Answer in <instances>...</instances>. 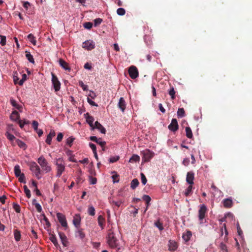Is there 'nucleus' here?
<instances>
[{"instance_id": "1", "label": "nucleus", "mask_w": 252, "mask_h": 252, "mask_svg": "<svg viewBox=\"0 0 252 252\" xmlns=\"http://www.w3.org/2000/svg\"><path fill=\"white\" fill-rule=\"evenodd\" d=\"M57 177H60L65 170V163L63 158L56 159V163Z\"/></svg>"}, {"instance_id": "2", "label": "nucleus", "mask_w": 252, "mask_h": 252, "mask_svg": "<svg viewBox=\"0 0 252 252\" xmlns=\"http://www.w3.org/2000/svg\"><path fill=\"white\" fill-rule=\"evenodd\" d=\"M118 240L116 238L112 229H110L108 231L107 242L110 247L115 248L118 246Z\"/></svg>"}, {"instance_id": "3", "label": "nucleus", "mask_w": 252, "mask_h": 252, "mask_svg": "<svg viewBox=\"0 0 252 252\" xmlns=\"http://www.w3.org/2000/svg\"><path fill=\"white\" fill-rule=\"evenodd\" d=\"M38 163L41 166L42 170L48 173L51 170V167L48 165V163L43 156L40 157L37 159Z\"/></svg>"}, {"instance_id": "4", "label": "nucleus", "mask_w": 252, "mask_h": 252, "mask_svg": "<svg viewBox=\"0 0 252 252\" xmlns=\"http://www.w3.org/2000/svg\"><path fill=\"white\" fill-rule=\"evenodd\" d=\"M30 170L34 173L35 177L38 179H40L41 178L40 175L41 172V169L36 162H32L31 163Z\"/></svg>"}, {"instance_id": "5", "label": "nucleus", "mask_w": 252, "mask_h": 252, "mask_svg": "<svg viewBox=\"0 0 252 252\" xmlns=\"http://www.w3.org/2000/svg\"><path fill=\"white\" fill-rule=\"evenodd\" d=\"M128 71L129 76L132 79H136L138 76V71L135 66H130L128 68Z\"/></svg>"}, {"instance_id": "6", "label": "nucleus", "mask_w": 252, "mask_h": 252, "mask_svg": "<svg viewBox=\"0 0 252 252\" xmlns=\"http://www.w3.org/2000/svg\"><path fill=\"white\" fill-rule=\"evenodd\" d=\"M52 83L55 92L59 91L60 89L61 83L57 77L53 73H52Z\"/></svg>"}, {"instance_id": "7", "label": "nucleus", "mask_w": 252, "mask_h": 252, "mask_svg": "<svg viewBox=\"0 0 252 252\" xmlns=\"http://www.w3.org/2000/svg\"><path fill=\"white\" fill-rule=\"evenodd\" d=\"M57 217L59 221L60 222V223H61L63 227H67V223L66 220V218L63 214L61 213H58L57 214Z\"/></svg>"}, {"instance_id": "8", "label": "nucleus", "mask_w": 252, "mask_h": 252, "mask_svg": "<svg viewBox=\"0 0 252 252\" xmlns=\"http://www.w3.org/2000/svg\"><path fill=\"white\" fill-rule=\"evenodd\" d=\"M82 47L88 50H91L95 48V43L93 40H87L83 43Z\"/></svg>"}, {"instance_id": "9", "label": "nucleus", "mask_w": 252, "mask_h": 252, "mask_svg": "<svg viewBox=\"0 0 252 252\" xmlns=\"http://www.w3.org/2000/svg\"><path fill=\"white\" fill-rule=\"evenodd\" d=\"M206 212V206L204 204L201 205L198 211V218L199 220L202 221L205 218V214Z\"/></svg>"}, {"instance_id": "10", "label": "nucleus", "mask_w": 252, "mask_h": 252, "mask_svg": "<svg viewBox=\"0 0 252 252\" xmlns=\"http://www.w3.org/2000/svg\"><path fill=\"white\" fill-rule=\"evenodd\" d=\"M168 127L169 129L172 131L175 132L177 131L179 128L177 120L176 119H173L171 121V123L168 126Z\"/></svg>"}, {"instance_id": "11", "label": "nucleus", "mask_w": 252, "mask_h": 252, "mask_svg": "<svg viewBox=\"0 0 252 252\" xmlns=\"http://www.w3.org/2000/svg\"><path fill=\"white\" fill-rule=\"evenodd\" d=\"M154 154L149 150L143 151V158L145 161H149L154 156Z\"/></svg>"}, {"instance_id": "12", "label": "nucleus", "mask_w": 252, "mask_h": 252, "mask_svg": "<svg viewBox=\"0 0 252 252\" xmlns=\"http://www.w3.org/2000/svg\"><path fill=\"white\" fill-rule=\"evenodd\" d=\"M38 123L36 121H33L32 123V126L34 130L37 133L39 137H40L43 134V131L41 129L38 128Z\"/></svg>"}, {"instance_id": "13", "label": "nucleus", "mask_w": 252, "mask_h": 252, "mask_svg": "<svg viewBox=\"0 0 252 252\" xmlns=\"http://www.w3.org/2000/svg\"><path fill=\"white\" fill-rule=\"evenodd\" d=\"M194 179V174L193 172L190 171L187 173L186 181L189 185L193 184V180Z\"/></svg>"}, {"instance_id": "14", "label": "nucleus", "mask_w": 252, "mask_h": 252, "mask_svg": "<svg viewBox=\"0 0 252 252\" xmlns=\"http://www.w3.org/2000/svg\"><path fill=\"white\" fill-rule=\"evenodd\" d=\"M59 235L61 240L62 243L64 247H66L68 245V241L65 235L61 232H59Z\"/></svg>"}, {"instance_id": "15", "label": "nucleus", "mask_w": 252, "mask_h": 252, "mask_svg": "<svg viewBox=\"0 0 252 252\" xmlns=\"http://www.w3.org/2000/svg\"><path fill=\"white\" fill-rule=\"evenodd\" d=\"M59 63L60 66L65 70L69 72L71 70V68L69 67L68 64L63 59H60L59 61Z\"/></svg>"}, {"instance_id": "16", "label": "nucleus", "mask_w": 252, "mask_h": 252, "mask_svg": "<svg viewBox=\"0 0 252 252\" xmlns=\"http://www.w3.org/2000/svg\"><path fill=\"white\" fill-rule=\"evenodd\" d=\"M118 106L122 112L125 111L126 108V103L123 97H121L120 98Z\"/></svg>"}, {"instance_id": "17", "label": "nucleus", "mask_w": 252, "mask_h": 252, "mask_svg": "<svg viewBox=\"0 0 252 252\" xmlns=\"http://www.w3.org/2000/svg\"><path fill=\"white\" fill-rule=\"evenodd\" d=\"M94 128L97 129L103 134H105L106 131L105 128L97 121L95 122L94 126L93 129Z\"/></svg>"}, {"instance_id": "18", "label": "nucleus", "mask_w": 252, "mask_h": 252, "mask_svg": "<svg viewBox=\"0 0 252 252\" xmlns=\"http://www.w3.org/2000/svg\"><path fill=\"white\" fill-rule=\"evenodd\" d=\"M56 135V132L54 130H51L50 133L48 134L46 139V142L48 145H51L52 143V138Z\"/></svg>"}, {"instance_id": "19", "label": "nucleus", "mask_w": 252, "mask_h": 252, "mask_svg": "<svg viewBox=\"0 0 252 252\" xmlns=\"http://www.w3.org/2000/svg\"><path fill=\"white\" fill-rule=\"evenodd\" d=\"M85 118L86 119V122L90 125L91 127L93 128L94 125L93 124V122L94 121V119L92 116H90L88 113L85 114Z\"/></svg>"}, {"instance_id": "20", "label": "nucleus", "mask_w": 252, "mask_h": 252, "mask_svg": "<svg viewBox=\"0 0 252 252\" xmlns=\"http://www.w3.org/2000/svg\"><path fill=\"white\" fill-rule=\"evenodd\" d=\"M169 250L170 251H175L178 248L177 243L172 240H169L168 243Z\"/></svg>"}, {"instance_id": "21", "label": "nucleus", "mask_w": 252, "mask_h": 252, "mask_svg": "<svg viewBox=\"0 0 252 252\" xmlns=\"http://www.w3.org/2000/svg\"><path fill=\"white\" fill-rule=\"evenodd\" d=\"M5 136L7 137V138L11 141V144L12 145V146H15V143L13 142V140H15L17 139L13 135V134H10V133H9L8 131H7L5 133Z\"/></svg>"}, {"instance_id": "22", "label": "nucleus", "mask_w": 252, "mask_h": 252, "mask_svg": "<svg viewBox=\"0 0 252 252\" xmlns=\"http://www.w3.org/2000/svg\"><path fill=\"white\" fill-rule=\"evenodd\" d=\"M223 204L225 208H230L232 206V200L229 198H226L223 200Z\"/></svg>"}, {"instance_id": "23", "label": "nucleus", "mask_w": 252, "mask_h": 252, "mask_svg": "<svg viewBox=\"0 0 252 252\" xmlns=\"http://www.w3.org/2000/svg\"><path fill=\"white\" fill-rule=\"evenodd\" d=\"M191 236L192 233L191 231H187L186 233L183 234L182 238L185 242H187L189 240Z\"/></svg>"}, {"instance_id": "24", "label": "nucleus", "mask_w": 252, "mask_h": 252, "mask_svg": "<svg viewBox=\"0 0 252 252\" xmlns=\"http://www.w3.org/2000/svg\"><path fill=\"white\" fill-rule=\"evenodd\" d=\"M17 144L20 148L24 150H26L27 148V146L24 142L20 140L19 139H16L15 144Z\"/></svg>"}, {"instance_id": "25", "label": "nucleus", "mask_w": 252, "mask_h": 252, "mask_svg": "<svg viewBox=\"0 0 252 252\" xmlns=\"http://www.w3.org/2000/svg\"><path fill=\"white\" fill-rule=\"evenodd\" d=\"M20 118V115L18 113V112L16 111H13L11 115H10V119L14 121H16L18 120Z\"/></svg>"}, {"instance_id": "26", "label": "nucleus", "mask_w": 252, "mask_h": 252, "mask_svg": "<svg viewBox=\"0 0 252 252\" xmlns=\"http://www.w3.org/2000/svg\"><path fill=\"white\" fill-rule=\"evenodd\" d=\"M49 239L56 247H58L59 246L57 238L54 234H50Z\"/></svg>"}, {"instance_id": "27", "label": "nucleus", "mask_w": 252, "mask_h": 252, "mask_svg": "<svg viewBox=\"0 0 252 252\" xmlns=\"http://www.w3.org/2000/svg\"><path fill=\"white\" fill-rule=\"evenodd\" d=\"M14 172L15 176L16 177H19V176H20V175L22 174V173L21 172L20 167L19 165H16L14 166Z\"/></svg>"}, {"instance_id": "28", "label": "nucleus", "mask_w": 252, "mask_h": 252, "mask_svg": "<svg viewBox=\"0 0 252 252\" xmlns=\"http://www.w3.org/2000/svg\"><path fill=\"white\" fill-rule=\"evenodd\" d=\"M98 225L101 227L102 229L104 228V223L105 222V219L102 216L100 215L97 218Z\"/></svg>"}, {"instance_id": "29", "label": "nucleus", "mask_w": 252, "mask_h": 252, "mask_svg": "<svg viewBox=\"0 0 252 252\" xmlns=\"http://www.w3.org/2000/svg\"><path fill=\"white\" fill-rule=\"evenodd\" d=\"M140 160V157L137 155H133L130 158L129 162L130 163H134L139 162Z\"/></svg>"}, {"instance_id": "30", "label": "nucleus", "mask_w": 252, "mask_h": 252, "mask_svg": "<svg viewBox=\"0 0 252 252\" xmlns=\"http://www.w3.org/2000/svg\"><path fill=\"white\" fill-rule=\"evenodd\" d=\"M139 183L137 179H133L130 183V188L132 189H134L136 187H138Z\"/></svg>"}, {"instance_id": "31", "label": "nucleus", "mask_w": 252, "mask_h": 252, "mask_svg": "<svg viewBox=\"0 0 252 252\" xmlns=\"http://www.w3.org/2000/svg\"><path fill=\"white\" fill-rule=\"evenodd\" d=\"M14 239L17 242L20 241L21 239V233L19 230L15 229L14 230Z\"/></svg>"}, {"instance_id": "32", "label": "nucleus", "mask_w": 252, "mask_h": 252, "mask_svg": "<svg viewBox=\"0 0 252 252\" xmlns=\"http://www.w3.org/2000/svg\"><path fill=\"white\" fill-rule=\"evenodd\" d=\"M80 220L81 219L79 217L76 216V217H74L73 220V224L75 225V226L77 228H78L80 223Z\"/></svg>"}, {"instance_id": "33", "label": "nucleus", "mask_w": 252, "mask_h": 252, "mask_svg": "<svg viewBox=\"0 0 252 252\" xmlns=\"http://www.w3.org/2000/svg\"><path fill=\"white\" fill-rule=\"evenodd\" d=\"M192 186L191 185H189V186L188 187V188L184 191V195L186 196H188L191 194L192 193Z\"/></svg>"}, {"instance_id": "34", "label": "nucleus", "mask_w": 252, "mask_h": 252, "mask_svg": "<svg viewBox=\"0 0 252 252\" xmlns=\"http://www.w3.org/2000/svg\"><path fill=\"white\" fill-rule=\"evenodd\" d=\"M26 57L30 63H34V60L33 56L31 54L30 52L27 51L26 52Z\"/></svg>"}, {"instance_id": "35", "label": "nucleus", "mask_w": 252, "mask_h": 252, "mask_svg": "<svg viewBox=\"0 0 252 252\" xmlns=\"http://www.w3.org/2000/svg\"><path fill=\"white\" fill-rule=\"evenodd\" d=\"M186 136L189 138H191L193 136L192 131L190 128L189 126L186 127Z\"/></svg>"}, {"instance_id": "36", "label": "nucleus", "mask_w": 252, "mask_h": 252, "mask_svg": "<svg viewBox=\"0 0 252 252\" xmlns=\"http://www.w3.org/2000/svg\"><path fill=\"white\" fill-rule=\"evenodd\" d=\"M28 39H29V40L32 43V44L34 45H36V40L35 39V37L34 36H33V35L32 33H30L28 35Z\"/></svg>"}, {"instance_id": "37", "label": "nucleus", "mask_w": 252, "mask_h": 252, "mask_svg": "<svg viewBox=\"0 0 252 252\" xmlns=\"http://www.w3.org/2000/svg\"><path fill=\"white\" fill-rule=\"evenodd\" d=\"M185 112L183 108H179L177 111V115L180 118H183L185 116Z\"/></svg>"}, {"instance_id": "38", "label": "nucleus", "mask_w": 252, "mask_h": 252, "mask_svg": "<svg viewBox=\"0 0 252 252\" xmlns=\"http://www.w3.org/2000/svg\"><path fill=\"white\" fill-rule=\"evenodd\" d=\"M76 233L77 236L82 240L85 237V234L83 232L82 229H78Z\"/></svg>"}, {"instance_id": "39", "label": "nucleus", "mask_w": 252, "mask_h": 252, "mask_svg": "<svg viewBox=\"0 0 252 252\" xmlns=\"http://www.w3.org/2000/svg\"><path fill=\"white\" fill-rule=\"evenodd\" d=\"M23 188H24V192L26 195V196L28 198H30L31 196L30 190L28 188L27 186L26 185L24 186Z\"/></svg>"}, {"instance_id": "40", "label": "nucleus", "mask_w": 252, "mask_h": 252, "mask_svg": "<svg viewBox=\"0 0 252 252\" xmlns=\"http://www.w3.org/2000/svg\"><path fill=\"white\" fill-rule=\"evenodd\" d=\"M88 212L89 215L91 216H94L95 215L94 208L92 206H89L88 209Z\"/></svg>"}, {"instance_id": "41", "label": "nucleus", "mask_w": 252, "mask_h": 252, "mask_svg": "<svg viewBox=\"0 0 252 252\" xmlns=\"http://www.w3.org/2000/svg\"><path fill=\"white\" fill-rule=\"evenodd\" d=\"M175 91L173 87H171L169 91V94L171 96L172 99H174L175 98Z\"/></svg>"}, {"instance_id": "42", "label": "nucleus", "mask_w": 252, "mask_h": 252, "mask_svg": "<svg viewBox=\"0 0 252 252\" xmlns=\"http://www.w3.org/2000/svg\"><path fill=\"white\" fill-rule=\"evenodd\" d=\"M155 225L157 226L159 230L161 231L164 228L163 227L162 223L160 222L159 220H158L155 222Z\"/></svg>"}, {"instance_id": "43", "label": "nucleus", "mask_w": 252, "mask_h": 252, "mask_svg": "<svg viewBox=\"0 0 252 252\" xmlns=\"http://www.w3.org/2000/svg\"><path fill=\"white\" fill-rule=\"evenodd\" d=\"M0 44L1 46H4L6 44V38L4 35H0Z\"/></svg>"}, {"instance_id": "44", "label": "nucleus", "mask_w": 252, "mask_h": 252, "mask_svg": "<svg viewBox=\"0 0 252 252\" xmlns=\"http://www.w3.org/2000/svg\"><path fill=\"white\" fill-rule=\"evenodd\" d=\"M117 13L119 15L123 16L125 14L126 11H125V9L123 8H119L117 10Z\"/></svg>"}, {"instance_id": "45", "label": "nucleus", "mask_w": 252, "mask_h": 252, "mask_svg": "<svg viewBox=\"0 0 252 252\" xmlns=\"http://www.w3.org/2000/svg\"><path fill=\"white\" fill-rule=\"evenodd\" d=\"M18 177V181L19 182H20V183H26V180H25V175L24 173H22V174L20 175V176H19Z\"/></svg>"}, {"instance_id": "46", "label": "nucleus", "mask_w": 252, "mask_h": 252, "mask_svg": "<svg viewBox=\"0 0 252 252\" xmlns=\"http://www.w3.org/2000/svg\"><path fill=\"white\" fill-rule=\"evenodd\" d=\"M75 138L72 137H68L66 140V144L70 147H71L72 143L73 142Z\"/></svg>"}, {"instance_id": "47", "label": "nucleus", "mask_w": 252, "mask_h": 252, "mask_svg": "<svg viewBox=\"0 0 252 252\" xmlns=\"http://www.w3.org/2000/svg\"><path fill=\"white\" fill-rule=\"evenodd\" d=\"M10 101L11 104L13 106L16 107L17 109H20V108L21 107L20 105H19L17 104V102L15 100H14L13 99H11Z\"/></svg>"}, {"instance_id": "48", "label": "nucleus", "mask_w": 252, "mask_h": 252, "mask_svg": "<svg viewBox=\"0 0 252 252\" xmlns=\"http://www.w3.org/2000/svg\"><path fill=\"white\" fill-rule=\"evenodd\" d=\"M27 76L26 74H22V78L19 82V85H22L24 82L27 80Z\"/></svg>"}, {"instance_id": "49", "label": "nucleus", "mask_w": 252, "mask_h": 252, "mask_svg": "<svg viewBox=\"0 0 252 252\" xmlns=\"http://www.w3.org/2000/svg\"><path fill=\"white\" fill-rule=\"evenodd\" d=\"M220 247L222 252H227V247L225 244L221 243Z\"/></svg>"}, {"instance_id": "50", "label": "nucleus", "mask_w": 252, "mask_h": 252, "mask_svg": "<svg viewBox=\"0 0 252 252\" xmlns=\"http://www.w3.org/2000/svg\"><path fill=\"white\" fill-rule=\"evenodd\" d=\"M102 22V19L101 18H96L94 20V26L95 27L97 26L98 25H100L101 22Z\"/></svg>"}, {"instance_id": "51", "label": "nucleus", "mask_w": 252, "mask_h": 252, "mask_svg": "<svg viewBox=\"0 0 252 252\" xmlns=\"http://www.w3.org/2000/svg\"><path fill=\"white\" fill-rule=\"evenodd\" d=\"M140 175L141 177V182L142 184L144 185L147 182L146 177L143 173H141Z\"/></svg>"}, {"instance_id": "52", "label": "nucleus", "mask_w": 252, "mask_h": 252, "mask_svg": "<svg viewBox=\"0 0 252 252\" xmlns=\"http://www.w3.org/2000/svg\"><path fill=\"white\" fill-rule=\"evenodd\" d=\"M119 158V156L112 157L109 158V162L111 163H114L118 161Z\"/></svg>"}, {"instance_id": "53", "label": "nucleus", "mask_w": 252, "mask_h": 252, "mask_svg": "<svg viewBox=\"0 0 252 252\" xmlns=\"http://www.w3.org/2000/svg\"><path fill=\"white\" fill-rule=\"evenodd\" d=\"M142 199L146 203H150L151 200V197L148 195H144L142 197Z\"/></svg>"}, {"instance_id": "54", "label": "nucleus", "mask_w": 252, "mask_h": 252, "mask_svg": "<svg viewBox=\"0 0 252 252\" xmlns=\"http://www.w3.org/2000/svg\"><path fill=\"white\" fill-rule=\"evenodd\" d=\"M30 236L32 238H34V239H37L38 237L37 233L34 230V229L32 228L31 234L30 235Z\"/></svg>"}, {"instance_id": "55", "label": "nucleus", "mask_w": 252, "mask_h": 252, "mask_svg": "<svg viewBox=\"0 0 252 252\" xmlns=\"http://www.w3.org/2000/svg\"><path fill=\"white\" fill-rule=\"evenodd\" d=\"M93 24L91 22H86L84 24V27L87 29H91L92 28Z\"/></svg>"}, {"instance_id": "56", "label": "nucleus", "mask_w": 252, "mask_h": 252, "mask_svg": "<svg viewBox=\"0 0 252 252\" xmlns=\"http://www.w3.org/2000/svg\"><path fill=\"white\" fill-rule=\"evenodd\" d=\"M33 205L38 212L40 213L42 211L41 206L38 203H33Z\"/></svg>"}, {"instance_id": "57", "label": "nucleus", "mask_w": 252, "mask_h": 252, "mask_svg": "<svg viewBox=\"0 0 252 252\" xmlns=\"http://www.w3.org/2000/svg\"><path fill=\"white\" fill-rule=\"evenodd\" d=\"M13 208L16 212L20 213V207L17 204H13Z\"/></svg>"}, {"instance_id": "58", "label": "nucleus", "mask_w": 252, "mask_h": 252, "mask_svg": "<svg viewBox=\"0 0 252 252\" xmlns=\"http://www.w3.org/2000/svg\"><path fill=\"white\" fill-rule=\"evenodd\" d=\"M79 86L82 88L84 91H86L87 89V86L85 85L82 81H79Z\"/></svg>"}, {"instance_id": "59", "label": "nucleus", "mask_w": 252, "mask_h": 252, "mask_svg": "<svg viewBox=\"0 0 252 252\" xmlns=\"http://www.w3.org/2000/svg\"><path fill=\"white\" fill-rule=\"evenodd\" d=\"M96 143L98 144L101 148H103L106 145V142L102 141L101 138H99V140H98V142H96Z\"/></svg>"}, {"instance_id": "60", "label": "nucleus", "mask_w": 252, "mask_h": 252, "mask_svg": "<svg viewBox=\"0 0 252 252\" xmlns=\"http://www.w3.org/2000/svg\"><path fill=\"white\" fill-rule=\"evenodd\" d=\"M88 102L92 106H97V104L95 103L94 101H93L91 99H90L89 97H88L87 98Z\"/></svg>"}, {"instance_id": "61", "label": "nucleus", "mask_w": 252, "mask_h": 252, "mask_svg": "<svg viewBox=\"0 0 252 252\" xmlns=\"http://www.w3.org/2000/svg\"><path fill=\"white\" fill-rule=\"evenodd\" d=\"M96 179L93 177H90V183L92 185H94L96 183Z\"/></svg>"}, {"instance_id": "62", "label": "nucleus", "mask_w": 252, "mask_h": 252, "mask_svg": "<svg viewBox=\"0 0 252 252\" xmlns=\"http://www.w3.org/2000/svg\"><path fill=\"white\" fill-rule=\"evenodd\" d=\"M63 135L62 133H61V132L59 133L57 135V140L58 142H61L63 139Z\"/></svg>"}, {"instance_id": "63", "label": "nucleus", "mask_w": 252, "mask_h": 252, "mask_svg": "<svg viewBox=\"0 0 252 252\" xmlns=\"http://www.w3.org/2000/svg\"><path fill=\"white\" fill-rule=\"evenodd\" d=\"M89 146H90V148L92 149V150H93V152L96 151V146L94 144L90 143L89 144Z\"/></svg>"}, {"instance_id": "64", "label": "nucleus", "mask_w": 252, "mask_h": 252, "mask_svg": "<svg viewBox=\"0 0 252 252\" xmlns=\"http://www.w3.org/2000/svg\"><path fill=\"white\" fill-rule=\"evenodd\" d=\"M189 158H186L183 161V164H184L186 166H188L189 164Z\"/></svg>"}]
</instances>
